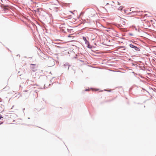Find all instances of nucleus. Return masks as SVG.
Here are the masks:
<instances>
[{"label": "nucleus", "instance_id": "1", "mask_svg": "<svg viewBox=\"0 0 156 156\" xmlns=\"http://www.w3.org/2000/svg\"><path fill=\"white\" fill-rule=\"evenodd\" d=\"M134 49L136 51H140V49L139 48H138L135 46V48H134Z\"/></svg>", "mask_w": 156, "mask_h": 156}, {"label": "nucleus", "instance_id": "2", "mask_svg": "<svg viewBox=\"0 0 156 156\" xmlns=\"http://www.w3.org/2000/svg\"><path fill=\"white\" fill-rule=\"evenodd\" d=\"M123 9V7L122 6H120L119 8L118 9L120 10H122Z\"/></svg>", "mask_w": 156, "mask_h": 156}, {"label": "nucleus", "instance_id": "3", "mask_svg": "<svg viewBox=\"0 0 156 156\" xmlns=\"http://www.w3.org/2000/svg\"><path fill=\"white\" fill-rule=\"evenodd\" d=\"M129 46L131 48H135V46L132 44H130Z\"/></svg>", "mask_w": 156, "mask_h": 156}, {"label": "nucleus", "instance_id": "4", "mask_svg": "<svg viewBox=\"0 0 156 156\" xmlns=\"http://www.w3.org/2000/svg\"><path fill=\"white\" fill-rule=\"evenodd\" d=\"M83 39L86 42H87V39H86V38L85 37H83Z\"/></svg>", "mask_w": 156, "mask_h": 156}, {"label": "nucleus", "instance_id": "5", "mask_svg": "<svg viewBox=\"0 0 156 156\" xmlns=\"http://www.w3.org/2000/svg\"><path fill=\"white\" fill-rule=\"evenodd\" d=\"M3 117H2L1 115H0V119H1V118H3Z\"/></svg>", "mask_w": 156, "mask_h": 156}, {"label": "nucleus", "instance_id": "6", "mask_svg": "<svg viewBox=\"0 0 156 156\" xmlns=\"http://www.w3.org/2000/svg\"><path fill=\"white\" fill-rule=\"evenodd\" d=\"M3 123V122H0V125L2 124Z\"/></svg>", "mask_w": 156, "mask_h": 156}, {"label": "nucleus", "instance_id": "7", "mask_svg": "<svg viewBox=\"0 0 156 156\" xmlns=\"http://www.w3.org/2000/svg\"><path fill=\"white\" fill-rule=\"evenodd\" d=\"M28 91L27 90H25V91H25V92H27Z\"/></svg>", "mask_w": 156, "mask_h": 156}]
</instances>
